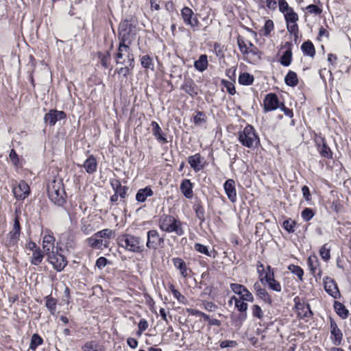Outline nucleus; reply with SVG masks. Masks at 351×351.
I'll return each mask as SVG.
<instances>
[{"label":"nucleus","instance_id":"nucleus-1","mask_svg":"<svg viewBox=\"0 0 351 351\" xmlns=\"http://www.w3.org/2000/svg\"><path fill=\"white\" fill-rule=\"evenodd\" d=\"M160 229L167 233H175L177 236L184 234V223L172 215H162L158 219Z\"/></svg>","mask_w":351,"mask_h":351},{"label":"nucleus","instance_id":"nucleus-2","mask_svg":"<svg viewBox=\"0 0 351 351\" xmlns=\"http://www.w3.org/2000/svg\"><path fill=\"white\" fill-rule=\"evenodd\" d=\"M119 247L134 253H141L144 250V245L139 237L125 234L119 237L117 239Z\"/></svg>","mask_w":351,"mask_h":351},{"label":"nucleus","instance_id":"nucleus-3","mask_svg":"<svg viewBox=\"0 0 351 351\" xmlns=\"http://www.w3.org/2000/svg\"><path fill=\"white\" fill-rule=\"evenodd\" d=\"M48 196L54 204L62 206L66 201V193L61 180H53L47 187Z\"/></svg>","mask_w":351,"mask_h":351},{"label":"nucleus","instance_id":"nucleus-4","mask_svg":"<svg viewBox=\"0 0 351 351\" xmlns=\"http://www.w3.org/2000/svg\"><path fill=\"white\" fill-rule=\"evenodd\" d=\"M238 140L243 146L247 148L256 147L260 143L255 129L250 125H246L239 132Z\"/></svg>","mask_w":351,"mask_h":351},{"label":"nucleus","instance_id":"nucleus-5","mask_svg":"<svg viewBox=\"0 0 351 351\" xmlns=\"http://www.w3.org/2000/svg\"><path fill=\"white\" fill-rule=\"evenodd\" d=\"M114 60L117 64H124L126 62L134 64V56L129 45L119 43L117 53L114 54Z\"/></svg>","mask_w":351,"mask_h":351},{"label":"nucleus","instance_id":"nucleus-6","mask_svg":"<svg viewBox=\"0 0 351 351\" xmlns=\"http://www.w3.org/2000/svg\"><path fill=\"white\" fill-rule=\"evenodd\" d=\"M165 239L160 236L158 232L152 229L147 232L146 247L150 250H157L163 245Z\"/></svg>","mask_w":351,"mask_h":351},{"label":"nucleus","instance_id":"nucleus-7","mask_svg":"<svg viewBox=\"0 0 351 351\" xmlns=\"http://www.w3.org/2000/svg\"><path fill=\"white\" fill-rule=\"evenodd\" d=\"M43 237V249L47 255L50 253L54 252V243L56 241L55 237L51 230L45 229L42 232Z\"/></svg>","mask_w":351,"mask_h":351},{"label":"nucleus","instance_id":"nucleus-8","mask_svg":"<svg viewBox=\"0 0 351 351\" xmlns=\"http://www.w3.org/2000/svg\"><path fill=\"white\" fill-rule=\"evenodd\" d=\"M49 262L53 265V268L58 271H61L67 265V261L65 257L59 254L58 250L56 252L50 253L47 255Z\"/></svg>","mask_w":351,"mask_h":351},{"label":"nucleus","instance_id":"nucleus-9","mask_svg":"<svg viewBox=\"0 0 351 351\" xmlns=\"http://www.w3.org/2000/svg\"><path fill=\"white\" fill-rule=\"evenodd\" d=\"M245 300H242L240 299L239 301H237V304H235V307L239 311L245 313L241 314L237 317H236L234 315L231 316L232 324L238 327H240L246 319V311L247 310L248 305L246 302H245Z\"/></svg>","mask_w":351,"mask_h":351},{"label":"nucleus","instance_id":"nucleus-10","mask_svg":"<svg viewBox=\"0 0 351 351\" xmlns=\"http://www.w3.org/2000/svg\"><path fill=\"white\" fill-rule=\"evenodd\" d=\"M237 44L241 52L244 54L252 53L254 56H256L258 58H260L259 51L256 47H255L250 41L245 42L241 37H239L237 39Z\"/></svg>","mask_w":351,"mask_h":351},{"label":"nucleus","instance_id":"nucleus-11","mask_svg":"<svg viewBox=\"0 0 351 351\" xmlns=\"http://www.w3.org/2000/svg\"><path fill=\"white\" fill-rule=\"evenodd\" d=\"M12 191L17 199L23 200L29 195L30 188L25 181L21 180L13 186Z\"/></svg>","mask_w":351,"mask_h":351},{"label":"nucleus","instance_id":"nucleus-12","mask_svg":"<svg viewBox=\"0 0 351 351\" xmlns=\"http://www.w3.org/2000/svg\"><path fill=\"white\" fill-rule=\"evenodd\" d=\"M181 16L186 25H190L193 28L198 26L199 21L193 10L189 7H184L182 9Z\"/></svg>","mask_w":351,"mask_h":351},{"label":"nucleus","instance_id":"nucleus-13","mask_svg":"<svg viewBox=\"0 0 351 351\" xmlns=\"http://www.w3.org/2000/svg\"><path fill=\"white\" fill-rule=\"evenodd\" d=\"M66 118V114L63 111L56 110H50L44 117V121L51 126L54 125L58 121L62 120Z\"/></svg>","mask_w":351,"mask_h":351},{"label":"nucleus","instance_id":"nucleus-14","mask_svg":"<svg viewBox=\"0 0 351 351\" xmlns=\"http://www.w3.org/2000/svg\"><path fill=\"white\" fill-rule=\"evenodd\" d=\"M263 105L265 112H269L278 108L280 104L277 95L275 93L267 94L263 100Z\"/></svg>","mask_w":351,"mask_h":351},{"label":"nucleus","instance_id":"nucleus-15","mask_svg":"<svg viewBox=\"0 0 351 351\" xmlns=\"http://www.w3.org/2000/svg\"><path fill=\"white\" fill-rule=\"evenodd\" d=\"M188 162L191 169L195 172L202 171L205 166L206 161L200 154L197 153L188 158Z\"/></svg>","mask_w":351,"mask_h":351},{"label":"nucleus","instance_id":"nucleus-16","mask_svg":"<svg viewBox=\"0 0 351 351\" xmlns=\"http://www.w3.org/2000/svg\"><path fill=\"white\" fill-rule=\"evenodd\" d=\"M330 339L335 346H339L343 339V333L337 326L336 322L331 319L330 324Z\"/></svg>","mask_w":351,"mask_h":351},{"label":"nucleus","instance_id":"nucleus-17","mask_svg":"<svg viewBox=\"0 0 351 351\" xmlns=\"http://www.w3.org/2000/svg\"><path fill=\"white\" fill-rule=\"evenodd\" d=\"M223 189L228 199L232 203L236 202L237 199V195L234 180L232 179L227 180L223 184Z\"/></svg>","mask_w":351,"mask_h":351},{"label":"nucleus","instance_id":"nucleus-18","mask_svg":"<svg viewBox=\"0 0 351 351\" xmlns=\"http://www.w3.org/2000/svg\"><path fill=\"white\" fill-rule=\"evenodd\" d=\"M325 291L333 298L340 297V292L335 282L330 278L326 277L324 280Z\"/></svg>","mask_w":351,"mask_h":351},{"label":"nucleus","instance_id":"nucleus-19","mask_svg":"<svg viewBox=\"0 0 351 351\" xmlns=\"http://www.w3.org/2000/svg\"><path fill=\"white\" fill-rule=\"evenodd\" d=\"M266 281L269 288L274 291L280 292L282 290L281 285L279 282L275 280L274 272H265V276L261 278L263 282Z\"/></svg>","mask_w":351,"mask_h":351},{"label":"nucleus","instance_id":"nucleus-20","mask_svg":"<svg viewBox=\"0 0 351 351\" xmlns=\"http://www.w3.org/2000/svg\"><path fill=\"white\" fill-rule=\"evenodd\" d=\"M254 290L256 292V295L263 300L265 303L271 304L272 300L269 294L267 293L265 288H263L261 284L259 282H256L254 284Z\"/></svg>","mask_w":351,"mask_h":351},{"label":"nucleus","instance_id":"nucleus-21","mask_svg":"<svg viewBox=\"0 0 351 351\" xmlns=\"http://www.w3.org/2000/svg\"><path fill=\"white\" fill-rule=\"evenodd\" d=\"M181 89L192 97L196 96L199 92L197 86L191 79L185 80L184 84L181 86Z\"/></svg>","mask_w":351,"mask_h":351},{"label":"nucleus","instance_id":"nucleus-22","mask_svg":"<svg viewBox=\"0 0 351 351\" xmlns=\"http://www.w3.org/2000/svg\"><path fill=\"white\" fill-rule=\"evenodd\" d=\"M151 126L152 128V134L156 140L161 143H167V139L166 135L163 133L158 123L153 121L151 123Z\"/></svg>","mask_w":351,"mask_h":351},{"label":"nucleus","instance_id":"nucleus-23","mask_svg":"<svg viewBox=\"0 0 351 351\" xmlns=\"http://www.w3.org/2000/svg\"><path fill=\"white\" fill-rule=\"evenodd\" d=\"M130 29H128V24H123L120 26L119 29V43L125 45H130L131 40L130 39Z\"/></svg>","mask_w":351,"mask_h":351},{"label":"nucleus","instance_id":"nucleus-24","mask_svg":"<svg viewBox=\"0 0 351 351\" xmlns=\"http://www.w3.org/2000/svg\"><path fill=\"white\" fill-rule=\"evenodd\" d=\"M291 44L290 43H286L285 47L286 50L284 51L282 56L280 58V64L284 66H288L291 64L292 61V51Z\"/></svg>","mask_w":351,"mask_h":351},{"label":"nucleus","instance_id":"nucleus-25","mask_svg":"<svg viewBox=\"0 0 351 351\" xmlns=\"http://www.w3.org/2000/svg\"><path fill=\"white\" fill-rule=\"evenodd\" d=\"M180 191L186 198L191 199L193 197V184L190 180H182L180 184Z\"/></svg>","mask_w":351,"mask_h":351},{"label":"nucleus","instance_id":"nucleus-26","mask_svg":"<svg viewBox=\"0 0 351 351\" xmlns=\"http://www.w3.org/2000/svg\"><path fill=\"white\" fill-rule=\"evenodd\" d=\"M154 195V192L150 186H146L143 189H140L136 194V199L138 202H145L147 197Z\"/></svg>","mask_w":351,"mask_h":351},{"label":"nucleus","instance_id":"nucleus-27","mask_svg":"<svg viewBox=\"0 0 351 351\" xmlns=\"http://www.w3.org/2000/svg\"><path fill=\"white\" fill-rule=\"evenodd\" d=\"M317 150L322 157L326 158H332V152L323 138L321 139V143H319L317 142Z\"/></svg>","mask_w":351,"mask_h":351},{"label":"nucleus","instance_id":"nucleus-28","mask_svg":"<svg viewBox=\"0 0 351 351\" xmlns=\"http://www.w3.org/2000/svg\"><path fill=\"white\" fill-rule=\"evenodd\" d=\"M84 168L86 171L92 174L97 171V162L96 158L93 156H90L84 162Z\"/></svg>","mask_w":351,"mask_h":351},{"label":"nucleus","instance_id":"nucleus-29","mask_svg":"<svg viewBox=\"0 0 351 351\" xmlns=\"http://www.w3.org/2000/svg\"><path fill=\"white\" fill-rule=\"evenodd\" d=\"M88 243L90 246L97 249H102L103 247H108L107 241L96 237V234H94L91 237L88 239Z\"/></svg>","mask_w":351,"mask_h":351},{"label":"nucleus","instance_id":"nucleus-30","mask_svg":"<svg viewBox=\"0 0 351 351\" xmlns=\"http://www.w3.org/2000/svg\"><path fill=\"white\" fill-rule=\"evenodd\" d=\"M208 66V57L206 54L201 55L198 60L194 62L195 69L199 71L203 72L207 69Z\"/></svg>","mask_w":351,"mask_h":351},{"label":"nucleus","instance_id":"nucleus-31","mask_svg":"<svg viewBox=\"0 0 351 351\" xmlns=\"http://www.w3.org/2000/svg\"><path fill=\"white\" fill-rule=\"evenodd\" d=\"M110 184L114 191V193L118 194L121 198H125L127 189L121 185L119 180H111Z\"/></svg>","mask_w":351,"mask_h":351},{"label":"nucleus","instance_id":"nucleus-32","mask_svg":"<svg viewBox=\"0 0 351 351\" xmlns=\"http://www.w3.org/2000/svg\"><path fill=\"white\" fill-rule=\"evenodd\" d=\"M172 261L173 265L180 270L181 276L186 278L188 276V268L185 262L180 258H174Z\"/></svg>","mask_w":351,"mask_h":351},{"label":"nucleus","instance_id":"nucleus-33","mask_svg":"<svg viewBox=\"0 0 351 351\" xmlns=\"http://www.w3.org/2000/svg\"><path fill=\"white\" fill-rule=\"evenodd\" d=\"M333 306L335 312L341 318L343 319L348 318L349 315L348 310L342 303L335 301Z\"/></svg>","mask_w":351,"mask_h":351},{"label":"nucleus","instance_id":"nucleus-34","mask_svg":"<svg viewBox=\"0 0 351 351\" xmlns=\"http://www.w3.org/2000/svg\"><path fill=\"white\" fill-rule=\"evenodd\" d=\"M308 266L313 274H315L317 273V271L319 270V272L317 274L318 276L321 275V271L319 269V262L317 258V256H309L308 258Z\"/></svg>","mask_w":351,"mask_h":351},{"label":"nucleus","instance_id":"nucleus-35","mask_svg":"<svg viewBox=\"0 0 351 351\" xmlns=\"http://www.w3.org/2000/svg\"><path fill=\"white\" fill-rule=\"evenodd\" d=\"M301 49L305 56H310L311 58L314 57L315 55V49L312 42L308 40L305 41L302 43L301 46Z\"/></svg>","mask_w":351,"mask_h":351},{"label":"nucleus","instance_id":"nucleus-36","mask_svg":"<svg viewBox=\"0 0 351 351\" xmlns=\"http://www.w3.org/2000/svg\"><path fill=\"white\" fill-rule=\"evenodd\" d=\"M285 82L289 86H296L298 84V79L296 73L289 71L285 77Z\"/></svg>","mask_w":351,"mask_h":351},{"label":"nucleus","instance_id":"nucleus-37","mask_svg":"<svg viewBox=\"0 0 351 351\" xmlns=\"http://www.w3.org/2000/svg\"><path fill=\"white\" fill-rule=\"evenodd\" d=\"M126 65L125 66L117 69L116 72L123 77L127 79L128 75L132 74V71L134 68V64H131L130 62H126Z\"/></svg>","mask_w":351,"mask_h":351},{"label":"nucleus","instance_id":"nucleus-38","mask_svg":"<svg viewBox=\"0 0 351 351\" xmlns=\"http://www.w3.org/2000/svg\"><path fill=\"white\" fill-rule=\"evenodd\" d=\"M46 303L45 306L49 311L50 313L55 316L57 312L56 305H57V300L56 299L52 298L50 295H48L45 298Z\"/></svg>","mask_w":351,"mask_h":351},{"label":"nucleus","instance_id":"nucleus-39","mask_svg":"<svg viewBox=\"0 0 351 351\" xmlns=\"http://www.w3.org/2000/svg\"><path fill=\"white\" fill-rule=\"evenodd\" d=\"M141 64L145 69L154 70V64L152 58L149 55H145L141 57Z\"/></svg>","mask_w":351,"mask_h":351},{"label":"nucleus","instance_id":"nucleus-40","mask_svg":"<svg viewBox=\"0 0 351 351\" xmlns=\"http://www.w3.org/2000/svg\"><path fill=\"white\" fill-rule=\"evenodd\" d=\"M44 253L42 252L41 249L39 248L32 253L30 262L34 265H38L42 263Z\"/></svg>","mask_w":351,"mask_h":351},{"label":"nucleus","instance_id":"nucleus-41","mask_svg":"<svg viewBox=\"0 0 351 351\" xmlns=\"http://www.w3.org/2000/svg\"><path fill=\"white\" fill-rule=\"evenodd\" d=\"M254 77L248 73H243L239 77V84L245 86L251 85L254 82Z\"/></svg>","mask_w":351,"mask_h":351},{"label":"nucleus","instance_id":"nucleus-42","mask_svg":"<svg viewBox=\"0 0 351 351\" xmlns=\"http://www.w3.org/2000/svg\"><path fill=\"white\" fill-rule=\"evenodd\" d=\"M20 234L12 231H10L7 236L6 245L8 247L16 246L19 240Z\"/></svg>","mask_w":351,"mask_h":351},{"label":"nucleus","instance_id":"nucleus-43","mask_svg":"<svg viewBox=\"0 0 351 351\" xmlns=\"http://www.w3.org/2000/svg\"><path fill=\"white\" fill-rule=\"evenodd\" d=\"M43 343V339L42 337L35 333L31 337V341L29 345V349L35 351L38 346L42 345Z\"/></svg>","mask_w":351,"mask_h":351},{"label":"nucleus","instance_id":"nucleus-44","mask_svg":"<svg viewBox=\"0 0 351 351\" xmlns=\"http://www.w3.org/2000/svg\"><path fill=\"white\" fill-rule=\"evenodd\" d=\"M298 315L302 319L311 317L313 315V313L311 310L310 305H302L301 307L298 308Z\"/></svg>","mask_w":351,"mask_h":351},{"label":"nucleus","instance_id":"nucleus-45","mask_svg":"<svg viewBox=\"0 0 351 351\" xmlns=\"http://www.w3.org/2000/svg\"><path fill=\"white\" fill-rule=\"evenodd\" d=\"M319 255L325 262H328L330 259V247L328 243H325L321 247Z\"/></svg>","mask_w":351,"mask_h":351},{"label":"nucleus","instance_id":"nucleus-46","mask_svg":"<svg viewBox=\"0 0 351 351\" xmlns=\"http://www.w3.org/2000/svg\"><path fill=\"white\" fill-rule=\"evenodd\" d=\"M98 58L100 60V63L105 69L108 68L110 62V52L107 51L106 53L99 52L98 53Z\"/></svg>","mask_w":351,"mask_h":351},{"label":"nucleus","instance_id":"nucleus-47","mask_svg":"<svg viewBox=\"0 0 351 351\" xmlns=\"http://www.w3.org/2000/svg\"><path fill=\"white\" fill-rule=\"evenodd\" d=\"M288 269L294 275H295L300 280H303L304 271L298 265H290L288 267Z\"/></svg>","mask_w":351,"mask_h":351},{"label":"nucleus","instance_id":"nucleus-48","mask_svg":"<svg viewBox=\"0 0 351 351\" xmlns=\"http://www.w3.org/2000/svg\"><path fill=\"white\" fill-rule=\"evenodd\" d=\"M283 14L286 22H297L298 21V15L294 12L293 8L289 9V11L285 12Z\"/></svg>","mask_w":351,"mask_h":351},{"label":"nucleus","instance_id":"nucleus-49","mask_svg":"<svg viewBox=\"0 0 351 351\" xmlns=\"http://www.w3.org/2000/svg\"><path fill=\"white\" fill-rule=\"evenodd\" d=\"M83 351H99V346L97 341H87L82 347Z\"/></svg>","mask_w":351,"mask_h":351},{"label":"nucleus","instance_id":"nucleus-50","mask_svg":"<svg viewBox=\"0 0 351 351\" xmlns=\"http://www.w3.org/2000/svg\"><path fill=\"white\" fill-rule=\"evenodd\" d=\"M296 222L291 219H287L284 221L282 223L283 228L289 233H293L295 232V226Z\"/></svg>","mask_w":351,"mask_h":351},{"label":"nucleus","instance_id":"nucleus-51","mask_svg":"<svg viewBox=\"0 0 351 351\" xmlns=\"http://www.w3.org/2000/svg\"><path fill=\"white\" fill-rule=\"evenodd\" d=\"M274 22L271 20H267L263 29H261V34L265 36H268L271 32L274 29Z\"/></svg>","mask_w":351,"mask_h":351},{"label":"nucleus","instance_id":"nucleus-52","mask_svg":"<svg viewBox=\"0 0 351 351\" xmlns=\"http://www.w3.org/2000/svg\"><path fill=\"white\" fill-rule=\"evenodd\" d=\"M95 234L96 237H99L101 239H110L114 234V231L112 230L111 229L106 228L98 231Z\"/></svg>","mask_w":351,"mask_h":351},{"label":"nucleus","instance_id":"nucleus-53","mask_svg":"<svg viewBox=\"0 0 351 351\" xmlns=\"http://www.w3.org/2000/svg\"><path fill=\"white\" fill-rule=\"evenodd\" d=\"M252 313L254 317L258 319H262L264 315L262 308L258 304H254L252 306Z\"/></svg>","mask_w":351,"mask_h":351},{"label":"nucleus","instance_id":"nucleus-54","mask_svg":"<svg viewBox=\"0 0 351 351\" xmlns=\"http://www.w3.org/2000/svg\"><path fill=\"white\" fill-rule=\"evenodd\" d=\"M193 122L195 125H202L206 122L205 114L200 111H198L193 118Z\"/></svg>","mask_w":351,"mask_h":351},{"label":"nucleus","instance_id":"nucleus-55","mask_svg":"<svg viewBox=\"0 0 351 351\" xmlns=\"http://www.w3.org/2000/svg\"><path fill=\"white\" fill-rule=\"evenodd\" d=\"M314 215L313 210L310 208H305L301 213V217L305 221H310Z\"/></svg>","mask_w":351,"mask_h":351},{"label":"nucleus","instance_id":"nucleus-56","mask_svg":"<svg viewBox=\"0 0 351 351\" xmlns=\"http://www.w3.org/2000/svg\"><path fill=\"white\" fill-rule=\"evenodd\" d=\"M186 311L191 315L201 317L204 321L208 319V315L194 308H187Z\"/></svg>","mask_w":351,"mask_h":351},{"label":"nucleus","instance_id":"nucleus-57","mask_svg":"<svg viewBox=\"0 0 351 351\" xmlns=\"http://www.w3.org/2000/svg\"><path fill=\"white\" fill-rule=\"evenodd\" d=\"M240 299L242 300H245L247 302H252L254 301V296L248 289L245 287L242 293L239 295Z\"/></svg>","mask_w":351,"mask_h":351},{"label":"nucleus","instance_id":"nucleus-58","mask_svg":"<svg viewBox=\"0 0 351 351\" xmlns=\"http://www.w3.org/2000/svg\"><path fill=\"white\" fill-rule=\"evenodd\" d=\"M306 10L308 13L319 15L322 12V9L319 8L318 5L315 4H311L306 7Z\"/></svg>","mask_w":351,"mask_h":351},{"label":"nucleus","instance_id":"nucleus-59","mask_svg":"<svg viewBox=\"0 0 351 351\" xmlns=\"http://www.w3.org/2000/svg\"><path fill=\"white\" fill-rule=\"evenodd\" d=\"M213 51L219 58L224 56L223 47L221 44L215 43L213 46Z\"/></svg>","mask_w":351,"mask_h":351},{"label":"nucleus","instance_id":"nucleus-60","mask_svg":"<svg viewBox=\"0 0 351 351\" xmlns=\"http://www.w3.org/2000/svg\"><path fill=\"white\" fill-rule=\"evenodd\" d=\"M195 250L202 254H204L207 256H210L208 249L207 246L202 245L201 243H195L194 245Z\"/></svg>","mask_w":351,"mask_h":351},{"label":"nucleus","instance_id":"nucleus-61","mask_svg":"<svg viewBox=\"0 0 351 351\" xmlns=\"http://www.w3.org/2000/svg\"><path fill=\"white\" fill-rule=\"evenodd\" d=\"M230 287L231 290L234 293H236L239 295L242 293L243 291L244 290V289L245 287L244 285H242L240 284H237V283H232V284H230Z\"/></svg>","mask_w":351,"mask_h":351},{"label":"nucleus","instance_id":"nucleus-62","mask_svg":"<svg viewBox=\"0 0 351 351\" xmlns=\"http://www.w3.org/2000/svg\"><path fill=\"white\" fill-rule=\"evenodd\" d=\"M278 8L279 11L284 14L285 12L289 11V9L292 8L288 4V3L285 0H278Z\"/></svg>","mask_w":351,"mask_h":351},{"label":"nucleus","instance_id":"nucleus-63","mask_svg":"<svg viewBox=\"0 0 351 351\" xmlns=\"http://www.w3.org/2000/svg\"><path fill=\"white\" fill-rule=\"evenodd\" d=\"M287 28L289 33L296 34L298 31L297 22H286Z\"/></svg>","mask_w":351,"mask_h":351},{"label":"nucleus","instance_id":"nucleus-64","mask_svg":"<svg viewBox=\"0 0 351 351\" xmlns=\"http://www.w3.org/2000/svg\"><path fill=\"white\" fill-rule=\"evenodd\" d=\"M110 263V261L105 257L101 256L97 258L96 261V266L99 269H104L108 264Z\"/></svg>","mask_w":351,"mask_h":351}]
</instances>
